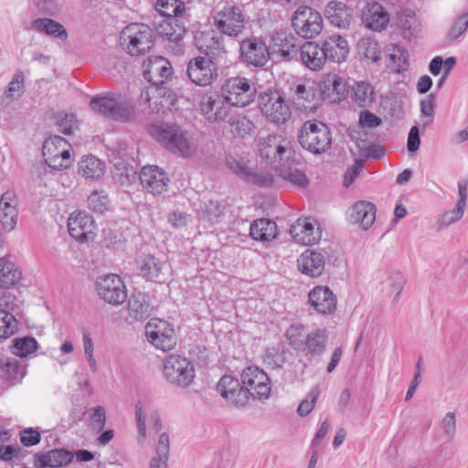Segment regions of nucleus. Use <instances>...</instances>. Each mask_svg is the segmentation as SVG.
<instances>
[{
  "instance_id": "nucleus-1",
  "label": "nucleus",
  "mask_w": 468,
  "mask_h": 468,
  "mask_svg": "<svg viewBox=\"0 0 468 468\" xmlns=\"http://www.w3.org/2000/svg\"><path fill=\"white\" fill-rule=\"evenodd\" d=\"M148 133L174 155L190 158L197 153V145L191 133L176 122L150 124Z\"/></svg>"
},
{
  "instance_id": "nucleus-2",
  "label": "nucleus",
  "mask_w": 468,
  "mask_h": 468,
  "mask_svg": "<svg viewBox=\"0 0 468 468\" xmlns=\"http://www.w3.org/2000/svg\"><path fill=\"white\" fill-rule=\"evenodd\" d=\"M297 139L303 149L320 155L327 152L332 145V133L323 122L308 120L298 131Z\"/></svg>"
},
{
  "instance_id": "nucleus-3",
  "label": "nucleus",
  "mask_w": 468,
  "mask_h": 468,
  "mask_svg": "<svg viewBox=\"0 0 468 468\" xmlns=\"http://www.w3.org/2000/svg\"><path fill=\"white\" fill-rule=\"evenodd\" d=\"M212 25L220 33L231 38H238L246 28L245 15L241 7L226 3L211 12Z\"/></svg>"
},
{
  "instance_id": "nucleus-4",
  "label": "nucleus",
  "mask_w": 468,
  "mask_h": 468,
  "mask_svg": "<svg viewBox=\"0 0 468 468\" xmlns=\"http://www.w3.org/2000/svg\"><path fill=\"white\" fill-rule=\"evenodd\" d=\"M258 104L263 116L271 123L284 124L291 118V108L279 90L269 88L260 92Z\"/></svg>"
},
{
  "instance_id": "nucleus-5",
  "label": "nucleus",
  "mask_w": 468,
  "mask_h": 468,
  "mask_svg": "<svg viewBox=\"0 0 468 468\" xmlns=\"http://www.w3.org/2000/svg\"><path fill=\"white\" fill-rule=\"evenodd\" d=\"M222 93L235 107H246L254 101L258 90L256 83L242 76L229 78L221 87Z\"/></svg>"
},
{
  "instance_id": "nucleus-6",
  "label": "nucleus",
  "mask_w": 468,
  "mask_h": 468,
  "mask_svg": "<svg viewBox=\"0 0 468 468\" xmlns=\"http://www.w3.org/2000/svg\"><path fill=\"white\" fill-rule=\"evenodd\" d=\"M121 39L126 45L127 52L132 56H138L149 52L154 45L153 29L144 24H131L121 34Z\"/></svg>"
},
{
  "instance_id": "nucleus-7",
  "label": "nucleus",
  "mask_w": 468,
  "mask_h": 468,
  "mask_svg": "<svg viewBox=\"0 0 468 468\" xmlns=\"http://www.w3.org/2000/svg\"><path fill=\"white\" fill-rule=\"evenodd\" d=\"M163 372L171 384L188 387L195 378L194 365L185 356L170 355L164 360Z\"/></svg>"
},
{
  "instance_id": "nucleus-8",
  "label": "nucleus",
  "mask_w": 468,
  "mask_h": 468,
  "mask_svg": "<svg viewBox=\"0 0 468 468\" xmlns=\"http://www.w3.org/2000/svg\"><path fill=\"white\" fill-rule=\"evenodd\" d=\"M292 27L298 36L303 38H314L323 29V17L315 9L307 6H299L292 16Z\"/></svg>"
},
{
  "instance_id": "nucleus-9",
  "label": "nucleus",
  "mask_w": 468,
  "mask_h": 468,
  "mask_svg": "<svg viewBox=\"0 0 468 468\" xmlns=\"http://www.w3.org/2000/svg\"><path fill=\"white\" fill-rule=\"evenodd\" d=\"M145 335L151 345L162 351L172 350L177 343L174 324L159 318H152L147 322Z\"/></svg>"
},
{
  "instance_id": "nucleus-10",
  "label": "nucleus",
  "mask_w": 468,
  "mask_h": 468,
  "mask_svg": "<svg viewBox=\"0 0 468 468\" xmlns=\"http://www.w3.org/2000/svg\"><path fill=\"white\" fill-rule=\"evenodd\" d=\"M95 288L99 297L113 306L121 305L128 297L126 285L118 274L109 273L98 277Z\"/></svg>"
},
{
  "instance_id": "nucleus-11",
  "label": "nucleus",
  "mask_w": 468,
  "mask_h": 468,
  "mask_svg": "<svg viewBox=\"0 0 468 468\" xmlns=\"http://www.w3.org/2000/svg\"><path fill=\"white\" fill-rule=\"evenodd\" d=\"M241 383L248 390V400L252 399L262 400L271 396V387L270 377L259 367L249 366L240 374Z\"/></svg>"
},
{
  "instance_id": "nucleus-12",
  "label": "nucleus",
  "mask_w": 468,
  "mask_h": 468,
  "mask_svg": "<svg viewBox=\"0 0 468 468\" xmlns=\"http://www.w3.org/2000/svg\"><path fill=\"white\" fill-rule=\"evenodd\" d=\"M90 106L92 111L103 117L117 122H128L133 113V107L125 102L119 101L111 96H95L90 100Z\"/></svg>"
},
{
  "instance_id": "nucleus-13",
  "label": "nucleus",
  "mask_w": 468,
  "mask_h": 468,
  "mask_svg": "<svg viewBox=\"0 0 468 468\" xmlns=\"http://www.w3.org/2000/svg\"><path fill=\"white\" fill-rule=\"evenodd\" d=\"M270 58L269 46L261 37L252 36L239 42V60L246 66L263 68Z\"/></svg>"
},
{
  "instance_id": "nucleus-14",
  "label": "nucleus",
  "mask_w": 468,
  "mask_h": 468,
  "mask_svg": "<svg viewBox=\"0 0 468 468\" xmlns=\"http://www.w3.org/2000/svg\"><path fill=\"white\" fill-rule=\"evenodd\" d=\"M218 63L206 57H196L187 63L186 75L197 86L210 85L218 76Z\"/></svg>"
},
{
  "instance_id": "nucleus-15",
  "label": "nucleus",
  "mask_w": 468,
  "mask_h": 468,
  "mask_svg": "<svg viewBox=\"0 0 468 468\" xmlns=\"http://www.w3.org/2000/svg\"><path fill=\"white\" fill-rule=\"evenodd\" d=\"M194 44L206 58L215 61L224 58L227 54L224 37L214 30H197L194 35Z\"/></svg>"
},
{
  "instance_id": "nucleus-16",
  "label": "nucleus",
  "mask_w": 468,
  "mask_h": 468,
  "mask_svg": "<svg viewBox=\"0 0 468 468\" xmlns=\"http://www.w3.org/2000/svg\"><path fill=\"white\" fill-rule=\"evenodd\" d=\"M319 101L339 103L346 100L349 93L346 81L337 74H326L317 83Z\"/></svg>"
},
{
  "instance_id": "nucleus-17",
  "label": "nucleus",
  "mask_w": 468,
  "mask_h": 468,
  "mask_svg": "<svg viewBox=\"0 0 468 468\" xmlns=\"http://www.w3.org/2000/svg\"><path fill=\"white\" fill-rule=\"evenodd\" d=\"M270 54L283 61H292L299 52L298 38L292 33L274 31L269 42Z\"/></svg>"
},
{
  "instance_id": "nucleus-18",
  "label": "nucleus",
  "mask_w": 468,
  "mask_h": 468,
  "mask_svg": "<svg viewBox=\"0 0 468 468\" xmlns=\"http://www.w3.org/2000/svg\"><path fill=\"white\" fill-rule=\"evenodd\" d=\"M173 74L170 62L162 56H150L143 63L144 78L153 86L167 84V80Z\"/></svg>"
},
{
  "instance_id": "nucleus-19",
  "label": "nucleus",
  "mask_w": 468,
  "mask_h": 468,
  "mask_svg": "<svg viewBox=\"0 0 468 468\" xmlns=\"http://www.w3.org/2000/svg\"><path fill=\"white\" fill-rule=\"evenodd\" d=\"M217 390L222 398L229 401L234 407L244 408L248 402V390L243 387L241 379L231 375H223L217 384Z\"/></svg>"
},
{
  "instance_id": "nucleus-20",
  "label": "nucleus",
  "mask_w": 468,
  "mask_h": 468,
  "mask_svg": "<svg viewBox=\"0 0 468 468\" xmlns=\"http://www.w3.org/2000/svg\"><path fill=\"white\" fill-rule=\"evenodd\" d=\"M290 100L298 109L305 111L315 109L319 104L317 83L308 84L292 81L289 87Z\"/></svg>"
},
{
  "instance_id": "nucleus-21",
  "label": "nucleus",
  "mask_w": 468,
  "mask_h": 468,
  "mask_svg": "<svg viewBox=\"0 0 468 468\" xmlns=\"http://www.w3.org/2000/svg\"><path fill=\"white\" fill-rule=\"evenodd\" d=\"M138 179L143 188L153 196L166 192L170 181L167 173L163 168L154 165L142 167Z\"/></svg>"
},
{
  "instance_id": "nucleus-22",
  "label": "nucleus",
  "mask_w": 468,
  "mask_h": 468,
  "mask_svg": "<svg viewBox=\"0 0 468 468\" xmlns=\"http://www.w3.org/2000/svg\"><path fill=\"white\" fill-rule=\"evenodd\" d=\"M231 106H233L232 103L229 102L224 93L205 96L200 101L201 112L210 122H224L229 116Z\"/></svg>"
},
{
  "instance_id": "nucleus-23",
  "label": "nucleus",
  "mask_w": 468,
  "mask_h": 468,
  "mask_svg": "<svg viewBox=\"0 0 468 468\" xmlns=\"http://www.w3.org/2000/svg\"><path fill=\"white\" fill-rule=\"evenodd\" d=\"M93 217L85 211H78L75 216L70 215L68 222L69 234L80 242H89L94 239Z\"/></svg>"
},
{
  "instance_id": "nucleus-24",
  "label": "nucleus",
  "mask_w": 468,
  "mask_h": 468,
  "mask_svg": "<svg viewBox=\"0 0 468 468\" xmlns=\"http://www.w3.org/2000/svg\"><path fill=\"white\" fill-rule=\"evenodd\" d=\"M308 302L317 314H333L337 306V298L333 291L323 285L314 287L308 293Z\"/></svg>"
},
{
  "instance_id": "nucleus-25",
  "label": "nucleus",
  "mask_w": 468,
  "mask_h": 468,
  "mask_svg": "<svg viewBox=\"0 0 468 468\" xmlns=\"http://www.w3.org/2000/svg\"><path fill=\"white\" fill-rule=\"evenodd\" d=\"M74 458L69 450L55 448L47 452H36L33 456L35 468H59L69 465Z\"/></svg>"
},
{
  "instance_id": "nucleus-26",
  "label": "nucleus",
  "mask_w": 468,
  "mask_h": 468,
  "mask_svg": "<svg viewBox=\"0 0 468 468\" xmlns=\"http://www.w3.org/2000/svg\"><path fill=\"white\" fill-rule=\"evenodd\" d=\"M376 206L369 201L360 200L352 205L346 211V218L351 224H359L367 230L376 219Z\"/></svg>"
},
{
  "instance_id": "nucleus-27",
  "label": "nucleus",
  "mask_w": 468,
  "mask_h": 468,
  "mask_svg": "<svg viewBox=\"0 0 468 468\" xmlns=\"http://www.w3.org/2000/svg\"><path fill=\"white\" fill-rule=\"evenodd\" d=\"M153 310V299L148 292L134 291L128 299V314L133 321L146 320Z\"/></svg>"
},
{
  "instance_id": "nucleus-28",
  "label": "nucleus",
  "mask_w": 468,
  "mask_h": 468,
  "mask_svg": "<svg viewBox=\"0 0 468 468\" xmlns=\"http://www.w3.org/2000/svg\"><path fill=\"white\" fill-rule=\"evenodd\" d=\"M328 339L325 328H316L305 335L301 352H304L309 359L320 357L326 351Z\"/></svg>"
},
{
  "instance_id": "nucleus-29",
  "label": "nucleus",
  "mask_w": 468,
  "mask_h": 468,
  "mask_svg": "<svg viewBox=\"0 0 468 468\" xmlns=\"http://www.w3.org/2000/svg\"><path fill=\"white\" fill-rule=\"evenodd\" d=\"M298 270L311 278H317L324 271V256L315 250H305L297 260Z\"/></svg>"
},
{
  "instance_id": "nucleus-30",
  "label": "nucleus",
  "mask_w": 468,
  "mask_h": 468,
  "mask_svg": "<svg viewBox=\"0 0 468 468\" xmlns=\"http://www.w3.org/2000/svg\"><path fill=\"white\" fill-rule=\"evenodd\" d=\"M322 46L327 61L338 64L346 60L350 51L347 40L336 34L325 37L322 42Z\"/></svg>"
},
{
  "instance_id": "nucleus-31",
  "label": "nucleus",
  "mask_w": 468,
  "mask_h": 468,
  "mask_svg": "<svg viewBox=\"0 0 468 468\" xmlns=\"http://www.w3.org/2000/svg\"><path fill=\"white\" fill-rule=\"evenodd\" d=\"M293 154L294 151H289L285 159L279 163V176L297 187L305 188L310 181L305 173L297 168L295 160L292 158Z\"/></svg>"
},
{
  "instance_id": "nucleus-32",
  "label": "nucleus",
  "mask_w": 468,
  "mask_h": 468,
  "mask_svg": "<svg viewBox=\"0 0 468 468\" xmlns=\"http://www.w3.org/2000/svg\"><path fill=\"white\" fill-rule=\"evenodd\" d=\"M15 197V193L11 191L0 197V223L6 231L13 230L17 223V200Z\"/></svg>"
},
{
  "instance_id": "nucleus-33",
  "label": "nucleus",
  "mask_w": 468,
  "mask_h": 468,
  "mask_svg": "<svg viewBox=\"0 0 468 468\" xmlns=\"http://www.w3.org/2000/svg\"><path fill=\"white\" fill-rule=\"evenodd\" d=\"M298 53L303 64L312 70L321 69L327 61L323 46L316 42H305L300 46Z\"/></svg>"
},
{
  "instance_id": "nucleus-34",
  "label": "nucleus",
  "mask_w": 468,
  "mask_h": 468,
  "mask_svg": "<svg viewBox=\"0 0 468 468\" xmlns=\"http://www.w3.org/2000/svg\"><path fill=\"white\" fill-rule=\"evenodd\" d=\"M362 21L367 28L375 31L385 29L389 22L388 11L378 2L367 5L362 13Z\"/></svg>"
},
{
  "instance_id": "nucleus-35",
  "label": "nucleus",
  "mask_w": 468,
  "mask_h": 468,
  "mask_svg": "<svg viewBox=\"0 0 468 468\" xmlns=\"http://www.w3.org/2000/svg\"><path fill=\"white\" fill-rule=\"evenodd\" d=\"M325 16L329 22L339 28H346L353 20V10L345 3L331 1L327 4Z\"/></svg>"
},
{
  "instance_id": "nucleus-36",
  "label": "nucleus",
  "mask_w": 468,
  "mask_h": 468,
  "mask_svg": "<svg viewBox=\"0 0 468 468\" xmlns=\"http://www.w3.org/2000/svg\"><path fill=\"white\" fill-rule=\"evenodd\" d=\"M290 142L282 139L278 134H269L265 140L264 147L261 149V154L265 155L267 159L271 162H282L284 155L289 154V151H293L289 148Z\"/></svg>"
},
{
  "instance_id": "nucleus-37",
  "label": "nucleus",
  "mask_w": 468,
  "mask_h": 468,
  "mask_svg": "<svg viewBox=\"0 0 468 468\" xmlns=\"http://www.w3.org/2000/svg\"><path fill=\"white\" fill-rule=\"evenodd\" d=\"M397 26L401 30V35L407 40L417 37L421 32V25L412 9L405 8L398 13Z\"/></svg>"
},
{
  "instance_id": "nucleus-38",
  "label": "nucleus",
  "mask_w": 468,
  "mask_h": 468,
  "mask_svg": "<svg viewBox=\"0 0 468 468\" xmlns=\"http://www.w3.org/2000/svg\"><path fill=\"white\" fill-rule=\"evenodd\" d=\"M250 236L258 241H271L278 236L277 225L269 218H259L251 222Z\"/></svg>"
},
{
  "instance_id": "nucleus-39",
  "label": "nucleus",
  "mask_w": 468,
  "mask_h": 468,
  "mask_svg": "<svg viewBox=\"0 0 468 468\" xmlns=\"http://www.w3.org/2000/svg\"><path fill=\"white\" fill-rule=\"evenodd\" d=\"M105 163L94 155L83 156L79 162L78 173L90 180H99L105 174Z\"/></svg>"
},
{
  "instance_id": "nucleus-40",
  "label": "nucleus",
  "mask_w": 468,
  "mask_h": 468,
  "mask_svg": "<svg viewBox=\"0 0 468 468\" xmlns=\"http://www.w3.org/2000/svg\"><path fill=\"white\" fill-rule=\"evenodd\" d=\"M290 234L297 241L304 244H312L320 239V234L314 233V227L307 219L299 218L295 224L290 228Z\"/></svg>"
},
{
  "instance_id": "nucleus-41",
  "label": "nucleus",
  "mask_w": 468,
  "mask_h": 468,
  "mask_svg": "<svg viewBox=\"0 0 468 468\" xmlns=\"http://www.w3.org/2000/svg\"><path fill=\"white\" fill-rule=\"evenodd\" d=\"M176 22H178L177 18H165L155 26V29L159 36L179 46L186 30L185 27H175L174 23Z\"/></svg>"
},
{
  "instance_id": "nucleus-42",
  "label": "nucleus",
  "mask_w": 468,
  "mask_h": 468,
  "mask_svg": "<svg viewBox=\"0 0 468 468\" xmlns=\"http://www.w3.org/2000/svg\"><path fill=\"white\" fill-rule=\"evenodd\" d=\"M164 262L154 256H147L138 268V275L147 282H161Z\"/></svg>"
},
{
  "instance_id": "nucleus-43",
  "label": "nucleus",
  "mask_w": 468,
  "mask_h": 468,
  "mask_svg": "<svg viewBox=\"0 0 468 468\" xmlns=\"http://www.w3.org/2000/svg\"><path fill=\"white\" fill-rule=\"evenodd\" d=\"M32 27L39 32L45 33L48 36L67 39L68 32L66 28L59 23L51 18H37L32 22Z\"/></svg>"
},
{
  "instance_id": "nucleus-44",
  "label": "nucleus",
  "mask_w": 468,
  "mask_h": 468,
  "mask_svg": "<svg viewBox=\"0 0 468 468\" xmlns=\"http://www.w3.org/2000/svg\"><path fill=\"white\" fill-rule=\"evenodd\" d=\"M21 271L11 261L0 258V287L10 288L21 279Z\"/></svg>"
},
{
  "instance_id": "nucleus-45",
  "label": "nucleus",
  "mask_w": 468,
  "mask_h": 468,
  "mask_svg": "<svg viewBox=\"0 0 468 468\" xmlns=\"http://www.w3.org/2000/svg\"><path fill=\"white\" fill-rule=\"evenodd\" d=\"M26 375L25 367L15 358H0V378L6 380H21Z\"/></svg>"
},
{
  "instance_id": "nucleus-46",
  "label": "nucleus",
  "mask_w": 468,
  "mask_h": 468,
  "mask_svg": "<svg viewBox=\"0 0 468 468\" xmlns=\"http://www.w3.org/2000/svg\"><path fill=\"white\" fill-rule=\"evenodd\" d=\"M357 52L364 59L378 63L381 59L382 49L379 43L371 37H362L357 42Z\"/></svg>"
},
{
  "instance_id": "nucleus-47",
  "label": "nucleus",
  "mask_w": 468,
  "mask_h": 468,
  "mask_svg": "<svg viewBox=\"0 0 468 468\" xmlns=\"http://www.w3.org/2000/svg\"><path fill=\"white\" fill-rule=\"evenodd\" d=\"M155 9L165 18L182 17L186 11V5L180 0H157Z\"/></svg>"
},
{
  "instance_id": "nucleus-48",
  "label": "nucleus",
  "mask_w": 468,
  "mask_h": 468,
  "mask_svg": "<svg viewBox=\"0 0 468 468\" xmlns=\"http://www.w3.org/2000/svg\"><path fill=\"white\" fill-rule=\"evenodd\" d=\"M229 132L234 137L244 138L254 127L253 122L246 116L232 114L228 121Z\"/></svg>"
},
{
  "instance_id": "nucleus-49",
  "label": "nucleus",
  "mask_w": 468,
  "mask_h": 468,
  "mask_svg": "<svg viewBox=\"0 0 468 468\" xmlns=\"http://www.w3.org/2000/svg\"><path fill=\"white\" fill-rule=\"evenodd\" d=\"M137 171L131 165L119 163L115 165L113 178L122 186H132L138 178Z\"/></svg>"
},
{
  "instance_id": "nucleus-50",
  "label": "nucleus",
  "mask_w": 468,
  "mask_h": 468,
  "mask_svg": "<svg viewBox=\"0 0 468 468\" xmlns=\"http://www.w3.org/2000/svg\"><path fill=\"white\" fill-rule=\"evenodd\" d=\"M353 92L354 100L360 108L369 107L374 101L375 92L369 83L357 82L353 88Z\"/></svg>"
},
{
  "instance_id": "nucleus-51",
  "label": "nucleus",
  "mask_w": 468,
  "mask_h": 468,
  "mask_svg": "<svg viewBox=\"0 0 468 468\" xmlns=\"http://www.w3.org/2000/svg\"><path fill=\"white\" fill-rule=\"evenodd\" d=\"M286 354L287 349L284 346L268 347L263 356V362L272 369L282 368L287 360Z\"/></svg>"
},
{
  "instance_id": "nucleus-52",
  "label": "nucleus",
  "mask_w": 468,
  "mask_h": 468,
  "mask_svg": "<svg viewBox=\"0 0 468 468\" xmlns=\"http://www.w3.org/2000/svg\"><path fill=\"white\" fill-rule=\"evenodd\" d=\"M14 355L21 358L27 357L38 348V343L32 336L16 337L13 339Z\"/></svg>"
},
{
  "instance_id": "nucleus-53",
  "label": "nucleus",
  "mask_w": 468,
  "mask_h": 468,
  "mask_svg": "<svg viewBox=\"0 0 468 468\" xmlns=\"http://www.w3.org/2000/svg\"><path fill=\"white\" fill-rule=\"evenodd\" d=\"M104 245L112 250H120L126 241L122 232L115 225L102 229Z\"/></svg>"
},
{
  "instance_id": "nucleus-54",
  "label": "nucleus",
  "mask_w": 468,
  "mask_h": 468,
  "mask_svg": "<svg viewBox=\"0 0 468 468\" xmlns=\"http://www.w3.org/2000/svg\"><path fill=\"white\" fill-rule=\"evenodd\" d=\"M225 165L229 170L242 180L250 169L245 159L236 154H227L225 158Z\"/></svg>"
},
{
  "instance_id": "nucleus-55",
  "label": "nucleus",
  "mask_w": 468,
  "mask_h": 468,
  "mask_svg": "<svg viewBox=\"0 0 468 468\" xmlns=\"http://www.w3.org/2000/svg\"><path fill=\"white\" fill-rule=\"evenodd\" d=\"M17 320L4 309H0V338H8L17 331Z\"/></svg>"
},
{
  "instance_id": "nucleus-56",
  "label": "nucleus",
  "mask_w": 468,
  "mask_h": 468,
  "mask_svg": "<svg viewBox=\"0 0 468 468\" xmlns=\"http://www.w3.org/2000/svg\"><path fill=\"white\" fill-rule=\"evenodd\" d=\"M243 180L260 187H269L273 184V176L271 173L262 170H252L250 168Z\"/></svg>"
},
{
  "instance_id": "nucleus-57",
  "label": "nucleus",
  "mask_w": 468,
  "mask_h": 468,
  "mask_svg": "<svg viewBox=\"0 0 468 468\" xmlns=\"http://www.w3.org/2000/svg\"><path fill=\"white\" fill-rule=\"evenodd\" d=\"M303 330V325L302 324H292L284 334L289 346L295 351H301L303 347L305 336Z\"/></svg>"
},
{
  "instance_id": "nucleus-58",
  "label": "nucleus",
  "mask_w": 468,
  "mask_h": 468,
  "mask_svg": "<svg viewBox=\"0 0 468 468\" xmlns=\"http://www.w3.org/2000/svg\"><path fill=\"white\" fill-rule=\"evenodd\" d=\"M204 214L212 224L218 223L225 215V206L218 200L204 202Z\"/></svg>"
},
{
  "instance_id": "nucleus-59",
  "label": "nucleus",
  "mask_w": 468,
  "mask_h": 468,
  "mask_svg": "<svg viewBox=\"0 0 468 468\" xmlns=\"http://www.w3.org/2000/svg\"><path fill=\"white\" fill-rule=\"evenodd\" d=\"M110 199L104 191H93L88 197L89 207L95 213L102 214L109 209Z\"/></svg>"
},
{
  "instance_id": "nucleus-60",
  "label": "nucleus",
  "mask_w": 468,
  "mask_h": 468,
  "mask_svg": "<svg viewBox=\"0 0 468 468\" xmlns=\"http://www.w3.org/2000/svg\"><path fill=\"white\" fill-rule=\"evenodd\" d=\"M24 73L22 71H16L12 80L8 83V86L5 91V95L9 101H14L20 97L24 88Z\"/></svg>"
},
{
  "instance_id": "nucleus-61",
  "label": "nucleus",
  "mask_w": 468,
  "mask_h": 468,
  "mask_svg": "<svg viewBox=\"0 0 468 468\" xmlns=\"http://www.w3.org/2000/svg\"><path fill=\"white\" fill-rule=\"evenodd\" d=\"M463 213L464 208L456 205L453 209L447 211L440 216L437 220L438 229H443L449 227L451 224L457 222L463 218Z\"/></svg>"
},
{
  "instance_id": "nucleus-62",
  "label": "nucleus",
  "mask_w": 468,
  "mask_h": 468,
  "mask_svg": "<svg viewBox=\"0 0 468 468\" xmlns=\"http://www.w3.org/2000/svg\"><path fill=\"white\" fill-rule=\"evenodd\" d=\"M57 124L58 131L66 135H70L77 128L76 116L73 113L58 112Z\"/></svg>"
},
{
  "instance_id": "nucleus-63",
  "label": "nucleus",
  "mask_w": 468,
  "mask_h": 468,
  "mask_svg": "<svg viewBox=\"0 0 468 468\" xmlns=\"http://www.w3.org/2000/svg\"><path fill=\"white\" fill-rule=\"evenodd\" d=\"M20 442L25 447H32L41 441V434L37 428H25L19 432Z\"/></svg>"
},
{
  "instance_id": "nucleus-64",
  "label": "nucleus",
  "mask_w": 468,
  "mask_h": 468,
  "mask_svg": "<svg viewBox=\"0 0 468 468\" xmlns=\"http://www.w3.org/2000/svg\"><path fill=\"white\" fill-rule=\"evenodd\" d=\"M468 28V12L462 14L449 30L448 37L452 40L457 39Z\"/></svg>"
}]
</instances>
